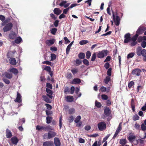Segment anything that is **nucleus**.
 I'll return each instance as SVG.
<instances>
[{
    "mask_svg": "<svg viewBox=\"0 0 146 146\" xmlns=\"http://www.w3.org/2000/svg\"><path fill=\"white\" fill-rule=\"evenodd\" d=\"M36 129L39 130L42 129L47 131H49L52 130V128L50 126H40L37 125L36 127Z\"/></svg>",
    "mask_w": 146,
    "mask_h": 146,
    "instance_id": "1",
    "label": "nucleus"
},
{
    "mask_svg": "<svg viewBox=\"0 0 146 146\" xmlns=\"http://www.w3.org/2000/svg\"><path fill=\"white\" fill-rule=\"evenodd\" d=\"M108 52V51L107 50H103L98 53L97 57L100 58H103L107 55Z\"/></svg>",
    "mask_w": 146,
    "mask_h": 146,
    "instance_id": "2",
    "label": "nucleus"
},
{
    "mask_svg": "<svg viewBox=\"0 0 146 146\" xmlns=\"http://www.w3.org/2000/svg\"><path fill=\"white\" fill-rule=\"evenodd\" d=\"M98 127L100 131H103L106 129V124L105 122H101L98 124Z\"/></svg>",
    "mask_w": 146,
    "mask_h": 146,
    "instance_id": "3",
    "label": "nucleus"
},
{
    "mask_svg": "<svg viewBox=\"0 0 146 146\" xmlns=\"http://www.w3.org/2000/svg\"><path fill=\"white\" fill-rule=\"evenodd\" d=\"M113 17L114 21L116 25L117 26L119 25L120 21V19L119 17L117 15L115 16L114 14V13H113Z\"/></svg>",
    "mask_w": 146,
    "mask_h": 146,
    "instance_id": "4",
    "label": "nucleus"
},
{
    "mask_svg": "<svg viewBox=\"0 0 146 146\" xmlns=\"http://www.w3.org/2000/svg\"><path fill=\"white\" fill-rule=\"evenodd\" d=\"M12 27V24L11 23H9L6 25L3 28V30L4 32H7L10 30Z\"/></svg>",
    "mask_w": 146,
    "mask_h": 146,
    "instance_id": "5",
    "label": "nucleus"
},
{
    "mask_svg": "<svg viewBox=\"0 0 146 146\" xmlns=\"http://www.w3.org/2000/svg\"><path fill=\"white\" fill-rule=\"evenodd\" d=\"M11 141L13 144L17 145L19 142V139L16 137H13L11 138Z\"/></svg>",
    "mask_w": 146,
    "mask_h": 146,
    "instance_id": "6",
    "label": "nucleus"
},
{
    "mask_svg": "<svg viewBox=\"0 0 146 146\" xmlns=\"http://www.w3.org/2000/svg\"><path fill=\"white\" fill-rule=\"evenodd\" d=\"M55 40L54 39L47 40L46 41V44L48 46H50L54 43Z\"/></svg>",
    "mask_w": 146,
    "mask_h": 146,
    "instance_id": "7",
    "label": "nucleus"
},
{
    "mask_svg": "<svg viewBox=\"0 0 146 146\" xmlns=\"http://www.w3.org/2000/svg\"><path fill=\"white\" fill-rule=\"evenodd\" d=\"M141 70L139 69H136L133 70L132 72L133 74L137 76H139L140 75Z\"/></svg>",
    "mask_w": 146,
    "mask_h": 146,
    "instance_id": "8",
    "label": "nucleus"
},
{
    "mask_svg": "<svg viewBox=\"0 0 146 146\" xmlns=\"http://www.w3.org/2000/svg\"><path fill=\"white\" fill-rule=\"evenodd\" d=\"M136 138V137L135 135L132 134H130L128 138V139L130 142H132L134 141Z\"/></svg>",
    "mask_w": 146,
    "mask_h": 146,
    "instance_id": "9",
    "label": "nucleus"
},
{
    "mask_svg": "<svg viewBox=\"0 0 146 146\" xmlns=\"http://www.w3.org/2000/svg\"><path fill=\"white\" fill-rule=\"evenodd\" d=\"M56 135V133L53 131L49 132L48 133V139H50L54 137Z\"/></svg>",
    "mask_w": 146,
    "mask_h": 146,
    "instance_id": "10",
    "label": "nucleus"
},
{
    "mask_svg": "<svg viewBox=\"0 0 146 146\" xmlns=\"http://www.w3.org/2000/svg\"><path fill=\"white\" fill-rule=\"evenodd\" d=\"M54 143L56 146H60V143L59 139L56 137L54 139Z\"/></svg>",
    "mask_w": 146,
    "mask_h": 146,
    "instance_id": "11",
    "label": "nucleus"
},
{
    "mask_svg": "<svg viewBox=\"0 0 146 146\" xmlns=\"http://www.w3.org/2000/svg\"><path fill=\"white\" fill-rule=\"evenodd\" d=\"M22 101L21 98V96L20 94L17 92V96L15 101L17 102H20Z\"/></svg>",
    "mask_w": 146,
    "mask_h": 146,
    "instance_id": "12",
    "label": "nucleus"
},
{
    "mask_svg": "<svg viewBox=\"0 0 146 146\" xmlns=\"http://www.w3.org/2000/svg\"><path fill=\"white\" fill-rule=\"evenodd\" d=\"M46 91L49 94H47V96L48 97H49L50 99H52V91L48 88H46Z\"/></svg>",
    "mask_w": 146,
    "mask_h": 146,
    "instance_id": "13",
    "label": "nucleus"
},
{
    "mask_svg": "<svg viewBox=\"0 0 146 146\" xmlns=\"http://www.w3.org/2000/svg\"><path fill=\"white\" fill-rule=\"evenodd\" d=\"M16 36V34L15 32H11L9 35V38L10 39H14Z\"/></svg>",
    "mask_w": 146,
    "mask_h": 146,
    "instance_id": "14",
    "label": "nucleus"
},
{
    "mask_svg": "<svg viewBox=\"0 0 146 146\" xmlns=\"http://www.w3.org/2000/svg\"><path fill=\"white\" fill-rule=\"evenodd\" d=\"M100 90L102 92H105L107 91L108 92L110 90V88L109 87L107 88H106L105 87L102 86L100 89Z\"/></svg>",
    "mask_w": 146,
    "mask_h": 146,
    "instance_id": "15",
    "label": "nucleus"
},
{
    "mask_svg": "<svg viewBox=\"0 0 146 146\" xmlns=\"http://www.w3.org/2000/svg\"><path fill=\"white\" fill-rule=\"evenodd\" d=\"M9 60L11 64L13 65H15L16 64V61L15 58H10Z\"/></svg>",
    "mask_w": 146,
    "mask_h": 146,
    "instance_id": "16",
    "label": "nucleus"
},
{
    "mask_svg": "<svg viewBox=\"0 0 146 146\" xmlns=\"http://www.w3.org/2000/svg\"><path fill=\"white\" fill-rule=\"evenodd\" d=\"M6 137L7 138H10L12 136V133L11 131L8 129H7L6 131Z\"/></svg>",
    "mask_w": 146,
    "mask_h": 146,
    "instance_id": "17",
    "label": "nucleus"
},
{
    "mask_svg": "<svg viewBox=\"0 0 146 146\" xmlns=\"http://www.w3.org/2000/svg\"><path fill=\"white\" fill-rule=\"evenodd\" d=\"M66 101L69 102H71L73 101L74 98L72 96H68L66 97Z\"/></svg>",
    "mask_w": 146,
    "mask_h": 146,
    "instance_id": "18",
    "label": "nucleus"
},
{
    "mask_svg": "<svg viewBox=\"0 0 146 146\" xmlns=\"http://www.w3.org/2000/svg\"><path fill=\"white\" fill-rule=\"evenodd\" d=\"M9 71L10 72H12L15 74H17L18 73V70L15 68H10L9 70Z\"/></svg>",
    "mask_w": 146,
    "mask_h": 146,
    "instance_id": "19",
    "label": "nucleus"
},
{
    "mask_svg": "<svg viewBox=\"0 0 146 146\" xmlns=\"http://www.w3.org/2000/svg\"><path fill=\"white\" fill-rule=\"evenodd\" d=\"M42 97L46 102L48 103H50L51 102V99H50L48 98L46 96H42Z\"/></svg>",
    "mask_w": 146,
    "mask_h": 146,
    "instance_id": "20",
    "label": "nucleus"
},
{
    "mask_svg": "<svg viewBox=\"0 0 146 146\" xmlns=\"http://www.w3.org/2000/svg\"><path fill=\"white\" fill-rule=\"evenodd\" d=\"M53 145V143L50 141H46L43 144V146H52Z\"/></svg>",
    "mask_w": 146,
    "mask_h": 146,
    "instance_id": "21",
    "label": "nucleus"
},
{
    "mask_svg": "<svg viewBox=\"0 0 146 146\" xmlns=\"http://www.w3.org/2000/svg\"><path fill=\"white\" fill-rule=\"evenodd\" d=\"M54 13L56 15L60 14L62 12V11L58 8H55L54 10Z\"/></svg>",
    "mask_w": 146,
    "mask_h": 146,
    "instance_id": "22",
    "label": "nucleus"
},
{
    "mask_svg": "<svg viewBox=\"0 0 146 146\" xmlns=\"http://www.w3.org/2000/svg\"><path fill=\"white\" fill-rule=\"evenodd\" d=\"M80 79L78 78H75L73 79L72 83L74 84H77L80 83Z\"/></svg>",
    "mask_w": 146,
    "mask_h": 146,
    "instance_id": "23",
    "label": "nucleus"
},
{
    "mask_svg": "<svg viewBox=\"0 0 146 146\" xmlns=\"http://www.w3.org/2000/svg\"><path fill=\"white\" fill-rule=\"evenodd\" d=\"M127 143V141L125 139H120L119 143L122 145H125Z\"/></svg>",
    "mask_w": 146,
    "mask_h": 146,
    "instance_id": "24",
    "label": "nucleus"
},
{
    "mask_svg": "<svg viewBox=\"0 0 146 146\" xmlns=\"http://www.w3.org/2000/svg\"><path fill=\"white\" fill-rule=\"evenodd\" d=\"M110 77L109 76H107L104 80V82L106 84H108V82L110 80Z\"/></svg>",
    "mask_w": 146,
    "mask_h": 146,
    "instance_id": "25",
    "label": "nucleus"
},
{
    "mask_svg": "<svg viewBox=\"0 0 146 146\" xmlns=\"http://www.w3.org/2000/svg\"><path fill=\"white\" fill-rule=\"evenodd\" d=\"M104 113L107 115H110V109L108 108H106L105 109Z\"/></svg>",
    "mask_w": 146,
    "mask_h": 146,
    "instance_id": "26",
    "label": "nucleus"
},
{
    "mask_svg": "<svg viewBox=\"0 0 146 146\" xmlns=\"http://www.w3.org/2000/svg\"><path fill=\"white\" fill-rule=\"evenodd\" d=\"M121 123H120L118 127H117L116 131V132L118 133H119L120 132V131H121Z\"/></svg>",
    "mask_w": 146,
    "mask_h": 146,
    "instance_id": "27",
    "label": "nucleus"
},
{
    "mask_svg": "<svg viewBox=\"0 0 146 146\" xmlns=\"http://www.w3.org/2000/svg\"><path fill=\"white\" fill-rule=\"evenodd\" d=\"M22 41V39L20 37H19L16 39L15 40V43L19 44Z\"/></svg>",
    "mask_w": 146,
    "mask_h": 146,
    "instance_id": "28",
    "label": "nucleus"
},
{
    "mask_svg": "<svg viewBox=\"0 0 146 146\" xmlns=\"http://www.w3.org/2000/svg\"><path fill=\"white\" fill-rule=\"evenodd\" d=\"M88 42V40H83L80 42V44L81 45L85 44Z\"/></svg>",
    "mask_w": 146,
    "mask_h": 146,
    "instance_id": "29",
    "label": "nucleus"
},
{
    "mask_svg": "<svg viewBox=\"0 0 146 146\" xmlns=\"http://www.w3.org/2000/svg\"><path fill=\"white\" fill-rule=\"evenodd\" d=\"M81 117L80 115H78L76 117L75 119L74 120V122L75 123H78V122L80 121L81 119Z\"/></svg>",
    "mask_w": 146,
    "mask_h": 146,
    "instance_id": "30",
    "label": "nucleus"
},
{
    "mask_svg": "<svg viewBox=\"0 0 146 146\" xmlns=\"http://www.w3.org/2000/svg\"><path fill=\"white\" fill-rule=\"evenodd\" d=\"M85 56V54L83 53H80L78 54V57L82 59H84Z\"/></svg>",
    "mask_w": 146,
    "mask_h": 146,
    "instance_id": "31",
    "label": "nucleus"
},
{
    "mask_svg": "<svg viewBox=\"0 0 146 146\" xmlns=\"http://www.w3.org/2000/svg\"><path fill=\"white\" fill-rule=\"evenodd\" d=\"M5 75L6 77L9 79L12 77V75L11 73L6 72L5 73Z\"/></svg>",
    "mask_w": 146,
    "mask_h": 146,
    "instance_id": "32",
    "label": "nucleus"
},
{
    "mask_svg": "<svg viewBox=\"0 0 146 146\" xmlns=\"http://www.w3.org/2000/svg\"><path fill=\"white\" fill-rule=\"evenodd\" d=\"M141 47H138L137 48V54L138 56H140L141 55Z\"/></svg>",
    "mask_w": 146,
    "mask_h": 146,
    "instance_id": "33",
    "label": "nucleus"
},
{
    "mask_svg": "<svg viewBox=\"0 0 146 146\" xmlns=\"http://www.w3.org/2000/svg\"><path fill=\"white\" fill-rule=\"evenodd\" d=\"M135 54L133 52H131L127 56V58L128 59L132 58L134 55Z\"/></svg>",
    "mask_w": 146,
    "mask_h": 146,
    "instance_id": "34",
    "label": "nucleus"
},
{
    "mask_svg": "<svg viewBox=\"0 0 146 146\" xmlns=\"http://www.w3.org/2000/svg\"><path fill=\"white\" fill-rule=\"evenodd\" d=\"M86 55L87 58H89L91 56V52L89 51H87L86 53Z\"/></svg>",
    "mask_w": 146,
    "mask_h": 146,
    "instance_id": "35",
    "label": "nucleus"
},
{
    "mask_svg": "<svg viewBox=\"0 0 146 146\" xmlns=\"http://www.w3.org/2000/svg\"><path fill=\"white\" fill-rule=\"evenodd\" d=\"M95 106L97 107L100 108L101 107L102 104L99 102L96 101L95 102Z\"/></svg>",
    "mask_w": 146,
    "mask_h": 146,
    "instance_id": "36",
    "label": "nucleus"
},
{
    "mask_svg": "<svg viewBox=\"0 0 146 146\" xmlns=\"http://www.w3.org/2000/svg\"><path fill=\"white\" fill-rule=\"evenodd\" d=\"M52 119V117H46V123H50Z\"/></svg>",
    "mask_w": 146,
    "mask_h": 146,
    "instance_id": "37",
    "label": "nucleus"
},
{
    "mask_svg": "<svg viewBox=\"0 0 146 146\" xmlns=\"http://www.w3.org/2000/svg\"><path fill=\"white\" fill-rule=\"evenodd\" d=\"M96 57V53H94L93 54V55L92 56V58L91 59V61H94L95 60Z\"/></svg>",
    "mask_w": 146,
    "mask_h": 146,
    "instance_id": "38",
    "label": "nucleus"
},
{
    "mask_svg": "<svg viewBox=\"0 0 146 146\" xmlns=\"http://www.w3.org/2000/svg\"><path fill=\"white\" fill-rule=\"evenodd\" d=\"M57 31V29L56 28H53L51 30V33L52 34L55 35Z\"/></svg>",
    "mask_w": 146,
    "mask_h": 146,
    "instance_id": "39",
    "label": "nucleus"
},
{
    "mask_svg": "<svg viewBox=\"0 0 146 146\" xmlns=\"http://www.w3.org/2000/svg\"><path fill=\"white\" fill-rule=\"evenodd\" d=\"M141 54L143 57H146V50L143 49L141 50Z\"/></svg>",
    "mask_w": 146,
    "mask_h": 146,
    "instance_id": "40",
    "label": "nucleus"
},
{
    "mask_svg": "<svg viewBox=\"0 0 146 146\" xmlns=\"http://www.w3.org/2000/svg\"><path fill=\"white\" fill-rule=\"evenodd\" d=\"M51 58L50 60L52 61L55 60L56 58V55L54 54H50Z\"/></svg>",
    "mask_w": 146,
    "mask_h": 146,
    "instance_id": "41",
    "label": "nucleus"
},
{
    "mask_svg": "<svg viewBox=\"0 0 146 146\" xmlns=\"http://www.w3.org/2000/svg\"><path fill=\"white\" fill-rule=\"evenodd\" d=\"M75 111V110L74 108H71L69 110V112L70 114H72L74 113Z\"/></svg>",
    "mask_w": 146,
    "mask_h": 146,
    "instance_id": "42",
    "label": "nucleus"
},
{
    "mask_svg": "<svg viewBox=\"0 0 146 146\" xmlns=\"http://www.w3.org/2000/svg\"><path fill=\"white\" fill-rule=\"evenodd\" d=\"M138 35L136 34L135 36L133 37L132 38V40L133 41H135L137 38Z\"/></svg>",
    "mask_w": 146,
    "mask_h": 146,
    "instance_id": "43",
    "label": "nucleus"
},
{
    "mask_svg": "<svg viewBox=\"0 0 146 146\" xmlns=\"http://www.w3.org/2000/svg\"><path fill=\"white\" fill-rule=\"evenodd\" d=\"M44 70L49 72L51 71V68L49 66H45L44 69Z\"/></svg>",
    "mask_w": 146,
    "mask_h": 146,
    "instance_id": "44",
    "label": "nucleus"
},
{
    "mask_svg": "<svg viewBox=\"0 0 146 146\" xmlns=\"http://www.w3.org/2000/svg\"><path fill=\"white\" fill-rule=\"evenodd\" d=\"M139 117L137 115H135L133 116V119L134 121H136L139 119Z\"/></svg>",
    "mask_w": 146,
    "mask_h": 146,
    "instance_id": "45",
    "label": "nucleus"
},
{
    "mask_svg": "<svg viewBox=\"0 0 146 146\" xmlns=\"http://www.w3.org/2000/svg\"><path fill=\"white\" fill-rule=\"evenodd\" d=\"M83 62L84 64L86 65H89V62L86 59H84L83 60Z\"/></svg>",
    "mask_w": 146,
    "mask_h": 146,
    "instance_id": "46",
    "label": "nucleus"
},
{
    "mask_svg": "<svg viewBox=\"0 0 146 146\" xmlns=\"http://www.w3.org/2000/svg\"><path fill=\"white\" fill-rule=\"evenodd\" d=\"M111 68H109L107 72V74L110 77L111 75Z\"/></svg>",
    "mask_w": 146,
    "mask_h": 146,
    "instance_id": "47",
    "label": "nucleus"
},
{
    "mask_svg": "<svg viewBox=\"0 0 146 146\" xmlns=\"http://www.w3.org/2000/svg\"><path fill=\"white\" fill-rule=\"evenodd\" d=\"M72 72L74 74L77 73L78 71V70L76 68H73L71 70Z\"/></svg>",
    "mask_w": 146,
    "mask_h": 146,
    "instance_id": "48",
    "label": "nucleus"
},
{
    "mask_svg": "<svg viewBox=\"0 0 146 146\" xmlns=\"http://www.w3.org/2000/svg\"><path fill=\"white\" fill-rule=\"evenodd\" d=\"M71 46L70 45H68V46L66 49V53L67 54H68V53H69Z\"/></svg>",
    "mask_w": 146,
    "mask_h": 146,
    "instance_id": "49",
    "label": "nucleus"
},
{
    "mask_svg": "<svg viewBox=\"0 0 146 146\" xmlns=\"http://www.w3.org/2000/svg\"><path fill=\"white\" fill-rule=\"evenodd\" d=\"M102 98L103 100H106L108 98V96L105 94L102 95Z\"/></svg>",
    "mask_w": 146,
    "mask_h": 146,
    "instance_id": "50",
    "label": "nucleus"
},
{
    "mask_svg": "<svg viewBox=\"0 0 146 146\" xmlns=\"http://www.w3.org/2000/svg\"><path fill=\"white\" fill-rule=\"evenodd\" d=\"M141 128L142 130L143 131H145L146 129V127L144 123L141 124Z\"/></svg>",
    "mask_w": 146,
    "mask_h": 146,
    "instance_id": "51",
    "label": "nucleus"
},
{
    "mask_svg": "<svg viewBox=\"0 0 146 146\" xmlns=\"http://www.w3.org/2000/svg\"><path fill=\"white\" fill-rule=\"evenodd\" d=\"M75 90V88L74 87V86H72L70 89L71 91L70 92V94H72L74 92Z\"/></svg>",
    "mask_w": 146,
    "mask_h": 146,
    "instance_id": "52",
    "label": "nucleus"
},
{
    "mask_svg": "<svg viewBox=\"0 0 146 146\" xmlns=\"http://www.w3.org/2000/svg\"><path fill=\"white\" fill-rule=\"evenodd\" d=\"M64 39L65 41V43L66 44L69 43L70 42V41L68 39L67 37H64Z\"/></svg>",
    "mask_w": 146,
    "mask_h": 146,
    "instance_id": "53",
    "label": "nucleus"
},
{
    "mask_svg": "<svg viewBox=\"0 0 146 146\" xmlns=\"http://www.w3.org/2000/svg\"><path fill=\"white\" fill-rule=\"evenodd\" d=\"M104 67L106 69H108L110 67L109 63L108 62L106 63L104 65Z\"/></svg>",
    "mask_w": 146,
    "mask_h": 146,
    "instance_id": "54",
    "label": "nucleus"
},
{
    "mask_svg": "<svg viewBox=\"0 0 146 146\" xmlns=\"http://www.w3.org/2000/svg\"><path fill=\"white\" fill-rule=\"evenodd\" d=\"M141 46L143 48H145L146 46V42L145 41L142 42L141 44Z\"/></svg>",
    "mask_w": 146,
    "mask_h": 146,
    "instance_id": "55",
    "label": "nucleus"
},
{
    "mask_svg": "<svg viewBox=\"0 0 146 146\" xmlns=\"http://www.w3.org/2000/svg\"><path fill=\"white\" fill-rule=\"evenodd\" d=\"M79 142L80 143H83L85 142V140L82 138H80L79 139Z\"/></svg>",
    "mask_w": 146,
    "mask_h": 146,
    "instance_id": "56",
    "label": "nucleus"
},
{
    "mask_svg": "<svg viewBox=\"0 0 146 146\" xmlns=\"http://www.w3.org/2000/svg\"><path fill=\"white\" fill-rule=\"evenodd\" d=\"M66 3V1H62L59 4L60 6H64V5Z\"/></svg>",
    "mask_w": 146,
    "mask_h": 146,
    "instance_id": "57",
    "label": "nucleus"
},
{
    "mask_svg": "<svg viewBox=\"0 0 146 146\" xmlns=\"http://www.w3.org/2000/svg\"><path fill=\"white\" fill-rule=\"evenodd\" d=\"M74 119V117L72 116H71L69 118V120L70 122H71L73 121Z\"/></svg>",
    "mask_w": 146,
    "mask_h": 146,
    "instance_id": "58",
    "label": "nucleus"
},
{
    "mask_svg": "<svg viewBox=\"0 0 146 146\" xmlns=\"http://www.w3.org/2000/svg\"><path fill=\"white\" fill-rule=\"evenodd\" d=\"M100 144H99V143L98 144L97 141H96L92 145V146H100Z\"/></svg>",
    "mask_w": 146,
    "mask_h": 146,
    "instance_id": "59",
    "label": "nucleus"
},
{
    "mask_svg": "<svg viewBox=\"0 0 146 146\" xmlns=\"http://www.w3.org/2000/svg\"><path fill=\"white\" fill-rule=\"evenodd\" d=\"M45 106L47 107V108L48 110H51L52 109L51 106L49 104H45Z\"/></svg>",
    "mask_w": 146,
    "mask_h": 146,
    "instance_id": "60",
    "label": "nucleus"
},
{
    "mask_svg": "<svg viewBox=\"0 0 146 146\" xmlns=\"http://www.w3.org/2000/svg\"><path fill=\"white\" fill-rule=\"evenodd\" d=\"M134 84V82L133 81L130 82L128 84V87L129 88H131Z\"/></svg>",
    "mask_w": 146,
    "mask_h": 146,
    "instance_id": "61",
    "label": "nucleus"
},
{
    "mask_svg": "<svg viewBox=\"0 0 146 146\" xmlns=\"http://www.w3.org/2000/svg\"><path fill=\"white\" fill-rule=\"evenodd\" d=\"M46 87L50 89H52V85L50 83H47Z\"/></svg>",
    "mask_w": 146,
    "mask_h": 146,
    "instance_id": "62",
    "label": "nucleus"
},
{
    "mask_svg": "<svg viewBox=\"0 0 146 146\" xmlns=\"http://www.w3.org/2000/svg\"><path fill=\"white\" fill-rule=\"evenodd\" d=\"M59 21L58 20H56L54 23V25L55 27H57L58 25Z\"/></svg>",
    "mask_w": 146,
    "mask_h": 146,
    "instance_id": "63",
    "label": "nucleus"
},
{
    "mask_svg": "<svg viewBox=\"0 0 146 146\" xmlns=\"http://www.w3.org/2000/svg\"><path fill=\"white\" fill-rule=\"evenodd\" d=\"M70 9V8L69 7H68V8L65 9L63 11V13L64 14H66L67 12H68V11H69V9Z\"/></svg>",
    "mask_w": 146,
    "mask_h": 146,
    "instance_id": "64",
    "label": "nucleus"
}]
</instances>
